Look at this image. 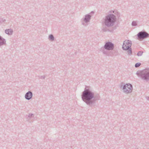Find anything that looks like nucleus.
I'll return each instance as SVG.
<instances>
[{
    "label": "nucleus",
    "mask_w": 149,
    "mask_h": 149,
    "mask_svg": "<svg viewBox=\"0 0 149 149\" xmlns=\"http://www.w3.org/2000/svg\"><path fill=\"white\" fill-rule=\"evenodd\" d=\"M81 95L82 99L87 105L91 107L94 106L96 101L100 100L99 93H95L90 89V87L85 86Z\"/></svg>",
    "instance_id": "obj_1"
},
{
    "label": "nucleus",
    "mask_w": 149,
    "mask_h": 149,
    "mask_svg": "<svg viewBox=\"0 0 149 149\" xmlns=\"http://www.w3.org/2000/svg\"><path fill=\"white\" fill-rule=\"evenodd\" d=\"M114 45L112 42H106L104 46L102 47L100 49V51L103 54L107 56H111L113 55L111 51L110 50H113L114 48Z\"/></svg>",
    "instance_id": "obj_2"
},
{
    "label": "nucleus",
    "mask_w": 149,
    "mask_h": 149,
    "mask_svg": "<svg viewBox=\"0 0 149 149\" xmlns=\"http://www.w3.org/2000/svg\"><path fill=\"white\" fill-rule=\"evenodd\" d=\"M116 21L115 15L113 14H110L105 17L104 23L106 26L109 27L113 26Z\"/></svg>",
    "instance_id": "obj_3"
},
{
    "label": "nucleus",
    "mask_w": 149,
    "mask_h": 149,
    "mask_svg": "<svg viewBox=\"0 0 149 149\" xmlns=\"http://www.w3.org/2000/svg\"><path fill=\"white\" fill-rule=\"evenodd\" d=\"M136 74L144 81H149V68H146L139 72H137Z\"/></svg>",
    "instance_id": "obj_4"
},
{
    "label": "nucleus",
    "mask_w": 149,
    "mask_h": 149,
    "mask_svg": "<svg viewBox=\"0 0 149 149\" xmlns=\"http://www.w3.org/2000/svg\"><path fill=\"white\" fill-rule=\"evenodd\" d=\"M120 89H123L124 93L126 94L131 93L133 90L132 85L129 83L123 85V83H122L120 85Z\"/></svg>",
    "instance_id": "obj_5"
},
{
    "label": "nucleus",
    "mask_w": 149,
    "mask_h": 149,
    "mask_svg": "<svg viewBox=\"0 0 149 149\" xmlns=\"http://www.w3.org/2000/svg\"><path fill=\"white\" fill-rule=\"evenodd\" d=\"M94 13L92 11L90 13L85 15L84 17L81 19V24L85 26H87V23L89 22L91 19V15H93Z\"/></svg>",
    "instance_id": "obj_6"
},
{
    "label": "nucleus",
    "mask_w": 149,
    "mask_h": 149,
    "mask_svg": "<svg viewBox=\"0 0 149 149\" xmlns=\"http://www.w3.org/2000/svg\"><path fill=\"white\" fill-rule=\"evenodd\" d=\"M137 39L140 41L149 37V34L145 31L143 30L139 32L137 34Z\"/></svg>",
    "instance_id": "obj_7"
},
{
    "label": "nucleus",
    "mask_w": 149,
    "mask_h": 149,
    "mask_svg": "<svg viewBox=\"0 0 149 149\" xmlns=\"http://www.w3.org/2000/svg\"><path fill=\"white\" fill-rule=\"evenodd\" d=\"M132 45V42L129 40H125L123 42L122 46L123 49L124 50H126L127 49L130 48Z\"/></svg>",
    "instance_id": "obj_8"
},
{
    "label": "nucleus",
    "mask_w": 149,
    "mask_h": 149,
    "mask_svg": "<svg viewBox=\"0 0 149 149\" xmlns=\"http://www.w3.org/2000/svg\"><path fill=\"white\" fill-rule=\"evenodd\" d=\"M33 95L32 92L29 91L25 94L24 97L26 100H29L32 98Z\"/></svg>",
    "instance_id": "obj_9"
},
{
    "label": "nucleus",
    "mask_w": 149,
    "mask_h": 149,
    "mask_svg": "<svg viewBox=\"0 0 149 149\" xmlns=\"http://www.w3.org/2000/svg\"><path fill=\"white\" fill-rule=\"evenodd\" d=\"M34 116V114L32 113H29L27 115H26V120L29 122H31V120L33 118Z\"/></svg>",
    "instance_id": "obj_10"
},
{
    "label": "nucleus",
    "mask_w": 149,
    "mask_h": 149,
    "mask_svg": "<svg viewBox=\"0 0 149 149\" xmlns=\"http://www.w3.org/2000/svg\"><path fill=\"white\" fill-rule=\"evenodd\" d=\"M6 44V40L0 35V46L5 45Z\"/></svg>",
    "instance_id": "obj_11"
},
{
    "label": "nucleus",
    "mask_w": 149,
    "mask_h": 149,
    "mask_svg": "<svg viewBox=\"0 0 149 149\" xmlns=\"http://www.w3.org/2000/svg\"><path fill=\"white\" fill-rule=\"evenodd\" d=\"M5 32L6 34L9 35H10L13 34V31L12 29H9L5 30Z\"/></svg>",
    "instance_id": "obj_12"
},
{
    "label": "nucleus",
    "mask_w": 149,
    "mask_h": 149,
    "mask_svg": "<svg viewBox=\"0 0 149 149\" xmlns=\"http://www.w3.org/2000/svg\"><path fill=\"white\" fill-rule=\"evenodd\" d=\"M109 12L110 13H113L114 15H116L118 17H119L120 16V13L118 12L117 10H111Z\"/></svg>",
    "instance_id": "obj_13"
},
{
    "label": "nucleus",
    "mask_w": 149,
    "mask_h": 149,
    "mask_svg": "<svg viewBox=\"0 0 149 149\" xmlns=\"http://www.w3.org/2000/svg\"><path fill=\"white\" fill-rule=\"evenodd\" d=\"M113 29L109 30V29H108L106 27H103L102 29V31L103 32H106L107 31H109L110 32H112L113 31Z\"/></svg>",
    "instance_id": "obj_14"
},
{
    "label": "nucleus",
    "mask_w": 149,
    "mask_h": 149,
    "mask_svg": "<svg viewBox=\"0 0 149 149\" xmlns=\"http://www.w3.org/2000/svg\"><path fill=\"white\" fill-rule=\"evenodd\" d=\"M48 39L52 41H53L54 40V37L52 34H50L48 37Z\"/></svg>",
    "instance_id": "obj_15"
},
{
    "label": "nucleus",
    "mask_w": 149,
    "mask_h": 149,
    "mask_svg": "<svg viewBox=\"0 0 149 149\" xmlns=\"http://www.w3.org/2000/svg\"><path fill=\"white\" fill-rule=\"evenodd\" d=\"M126 50H127V53L128 54V55H131L132 54V49L131 47L127 49Z\"/></svg>",
    "instance_id": "obj_16"
},
{
    "label": "nucleus",
    "mask_w": 149,
    "mask_h": 149,
    "mask_svg": "<svg viewBox=\"0 0 149 149\" xmlns=\"http://www.w3.org/2000/svg\"><path fill=\"white\" fill-rule=\"evenodd\" d=\"M143 53V52L141 51H139L138 52L137 54V55L138 56H141L142 55Z\"/></svg>",
    "instance_id": "obj_17"
},
{
    "label": "nucleus",
    "mask_w": 149,
    "mask_h": 149,
    "mask_svg": "<svg viewBox=\"0 0 149 149\" xmlns=\"http://www.w3.org/2000/svg\"><path fill=\"white\" fill-rule=\"evenodd\" d=\"M132 25L133 26H135L137 25V24L136 21H133L132 22Z\"/></svg>",
    "instance_id": "obj_18"
},
{
    "label": "nucleus",
    "mask_w": 149,
    "mask_h": 149,
    "mask_svg": "<svg viewBox=\"0 0 149 149\" xmlns=\"http://www.w3.org/2000/svg\"><path fill=\"white\" fill-rule=\"evenodd\" d=\"M141 65V63H137L135 64V66L136 68L139 67Z\"/></svg>",
    "instance_id": "obj_19"
},
{
    "label": "nucleus",
    "mask_w": 149,
    "mask_h": 149,
    "mask_svg": "<svg viewBox=\"0 0 149 149\" xmlns=\"http://www.w3.org/2000/svg\"><path fill=\"white\" fill-rule=\"evenodd\" d=\"M40 79H44L45 77V75L40 76L39 77Z\"/></svg>",
    "instance_id": "obj_20"
}]
</instances>
